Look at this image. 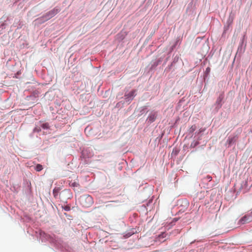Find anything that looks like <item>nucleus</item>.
<instances>
[{"mask_svg": "<svg viewBox=\"0 0 252 252\" xmlns=\"http://www.w3.org/2000/svg\"><path fill=\"white\" fill-rule=\"evenodd\" d=\"M79 202L83 207H89L94 203V200L91 195L85 194L80 197Z\"/></svg>", "mask_w": 252, "mask_h": 252, "instance_id": "1", "label": "nucleus"}, {"mask_svg": "<svg viewBox=\"0 0 252 252\" xmlns=\"http://www.w3.org/2000/svg\"><path fill=\"white\" fill-rule=\"evenodd\" d=\"M59 197L61 201L66 202L67 199L72 197V193L70 189H65L60 193Z\"/></svg>", "mask_w": 252, "mask_h": 252, "instance_id": "2", "label": "nucleus"}, {"mask_svg": "<svg viewBox=\"0 0 252 252\" xmlns=\"http://www.w3.org/2000/svg\"><path fill=\"white\" fill-rule=\"evenodd\" d=\"M60 11L59 8H55L45 14L42 18L44 21H47L56 15Z\"/></svg>", "mask_w": 252, "mask_h": 252, "instance_id": "3", "label": "nucleus"}, {"mask_svg": "<svg viewBox=\"0 0 252 252\" xmlns=\"http://www.w3.org/2000/svg\"><path fill=\"white\" fill-rule=\"evenodd\" d=\"M252 221V216L251 214L245 215L239 221L241 224H244Z\"/></svg>", "mask_w": 252, "mask_h": 252, "instance_id": "4", "label": "nucleus"}, {"mask_svg": "<svg viewBox=\"0 0 252 252\" xmlns=\"http://www.w3.org/2000/svg\"><path fill=\"white\" fill-rule=\"evenodd\" d=\"M157 114L156 112L152 113L148 117V120L151 123L153 122L156 119Z\"/></svg>", "mask_w": 252, "mask_h": 252, "instance_id": "5", "label": "nucleus"}, {"mask_svg": "<svg viewBox=\"0 0 252 252\" xmlns=\"http://www.w3.org/2000/svg\"><path fill=\"white\" fill-rule=\"evenodd\" d=\"M135 91L133 90L131 91L127 95H126V99L129 98V100H132L135 95Z\"/></svg>", "mask_w": 252, "mask_h": 252, "instance_id": "6", "label": "nucleus"}, {"mask_svg": "<svg viewBox=\"0 0 252 252\" xmlns=\"http://www.w3.org/2000/svg\"><path fill=\"white\" fill-rule=\"evenodd\" d=\"M59 191H60L59 188H56L54 189L53 193L54 196L55 198H57Z\"/></svg>", "mask_w": 252, "mask_h": 252, "instance_id": "7", "label": "nucleus"}, {"mask_svg": "<svg viewBox=\"0 0 252 252\" xmlns=\"http://www.w3.org/2000/svg\"><path fill=\"white\" fill-rule=\"evenodd\" d=\"M69 186L73 188H77L79 186V184L78 182H70L69 183Z\"/></svg>", "mask_w": 252, "mask_h": 252, "instance_id": "8", "label": "nucleus"}, {"mask_svg": "<svg viewBox=\"0 0 252 252\" xmlns=\"http://www.w3.org/2000/svg\"><path fill=\"white\" fill-rule=\"evenodd\" d=\"M235 141L234 137H228L227 140V143L230 145L232 143L234 142Z\"/></svg>", "mask_w": 252, "mask_h": 252, "instance_id": "9", "label": "nucleus"}, {"mask_svg": "<svg viewBox=\"0 0 252 252\" xmlns=\"http://www.w3.org/2000/svg\"><path fill=\"white\" fill-rule=\"evenodd\" d=\"M42 169H43L42 166V165H41L40 164H37V165L36 166L35 168V169L37 171H40L41 170H42Z\"/></svg>", "mask_w": 252, "mask_h": 252, "instance_id": "10", "label": "nucleus"}, {"mask_svg": "<svg viewBox=\"0 0 252 252\" xmlns=\"http://www.w3.org/2000/svg\"><path fill=\"white\" fill-rule=\"evenodd\" d=\"M196 129V126L195 125H193L189 128V132L190 133H192Z\"/></svg>", "mask_w": 252, "mask_h": 252, "instance_id": "11", "label": "nucleus"}, {"mask_svg": "<svg viewBox=\"0 0 252 252\" xmlns=\"http://www.w3.org/2000/svg\"><path fill=\"white\" fill-rule=\"evenodd\" d=\"M41 127L44 129H47L49 128V125L47 123L43 124Z\"/></svg>", "mask_w": 252, "mask_h": 252, "instance_id": "12", "label": "nucleus"}, {"mask_svg": "<svg viewBox=\"0 0 252 252\" xmlns=\"http://www.w3.org/2000/svg\"><path fill=\"white\" fill-rule=\"evenodd\" d=\"M63 208L65 210V211H68L70 210V207L69 206H68V205H66V206H63Z\"/></svg>", "mask_w": 252, "mask_h": 252, "instance_id": "13", "label": "nucleus"}, {"mask_svg": "<svg viewBox=\"0 0 252 252\" xmlns=\"http://www.w3.org/2000/svg\"><path fill=\"white\" fill-rule=\"evenodd\" d=\"M222 97H221V96H220L219 97V98H218L217 102L218 103L221 102V101L222 100Z\"/></svg>", "mask_w": 252, "mask_h": 252, "instance_id": "14", "label": "nucleus"}, {"mask_svg": "<svg viewBox=\"0 0 252 252\" xmlns=\"http://www.w3.org/2000/svg\"><path fill=\"white\" fill-rule=\"evenodd\" d=\"M210 71V68L208 67L206 69V72L208 73Z\"/></svg>", "mask_w": 252, "mask_h": 252, "instance_id": "15", "label": "nucleus"}, {"mask_svg": "<svg viewBox=\"0 0 252 252\" xmlns=\"http://www.w3.org/2000/svg\"><path fill=\"white\" fill-rule=\"evenodd\" d=\"M251 215H252V212L250 213Z\"/></svg>", "mask_w": 252, "mask_h": 252, "instance_id": "16", "label": "nucleus"}]
</instances>
